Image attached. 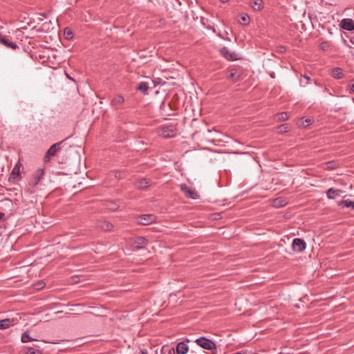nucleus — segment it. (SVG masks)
Segmentation results:
<instances>
[{"instance_id":"7c9ffc66","label":"nucleus","mask_w":354,"mask_h":354,"mask_svg":"<svg viewBox=\"0 0 354 354\" xmlns=\"http://www.w3.org/2000/svg\"><path fill=\"white\" fill-rule=\"evenodd\" d=\"M301 76H302L304 79H306V83H304V84H303L302 80H300V85H301V86H305L306 84H308L310 82L311 79H310V77L309 76H308L307 75H302Z\"/></svg>"},{"instance_id":"1a4fd4ad","label":"nucleus","mask_w":354,"mask_h":354,"mask_svg":"<svg viewBox=\"0 0 354 354\" xmlns=\"http://www.w3.org/2000/svg\"><path fill=\"white\" fill-rule=\"evenodd\" d=\"M221 55L229 61H235L239 59L238 54L231 52L227 47H223L220 49Z\"/></svg>"},{"instance_id":"39448f33","label":"nucleus","mask_w":354,"mask_h":354,"mask_svg":"<svg viewBox=\"0 0 354 354\" xmlns=\"http://www.w3.org/2000/svg\"><path fill=\"white\" fill-rule=\"evenodd\" d=\"M124 102V97L120 94H117L112 97L110 104L113 109L117 110L122 109Z\"/></svg>"},{"instance_id":"dca6fc26","label":"nucleus","mask_w":354,"mask_h":354,"mask_svg":"<svg viewBox=\"0 0 354 354\" xmlns=\"http://www.w3.org/2000/svg\"><path fill=\"white\" fill-rule=\"evenodd\" d=\"M330 75L333 78L337 80L343 79L345 76L343 69L339 67L333 68Z\"/></svg>"},{"instance_id":"7ed1b4c3","label":"nucleus","mask_w":354,"mask_h":354,"mask_svg":"<svg viewBox=\"0 0 354 354\" xmlns=\"http://www.w3.org/2000/svg\"><path fill=\"white\" fill-rule=\"evenodd\" d=\"M177 129L174 124L162 125L160 127V135L164 138H172L176 134Z\"/></svg>"},{"instance_id":"bb28decb","label":"nucleus","mask_w":354,"mask_h":354,"mask_svg":"<svg viewBox=\"0 0 354 354\" xmlns=\"http://www.w3.org/2000/svg\"><path fill=\"white\" fill-rule=\"evenodd\" d=\"M289 118L288 112H281L277 114V120L279 121H285Z\"/></svg>"},{"instance_id":"9b49d317","label":"nucleus","mask_w":354,"mask_h":354,"mask_svg":"<svg viewBox=\"0 0 354 354\" xmlns=\"http://www.w3.org/2000/svg\"><path fill=\"white\" fill-rule=\"evenodd\" d=\"M180 189L185 193V196L187 198L192 199H197L199 198L198 194L194 190H192V189L189 188L186 184H182L180 185Z\"/></svg>"},{"instance_id":"6e6552de","label":"nucleus","mask_w":354,"mask_h":354,"mask_svg":"<svg viewBox=\"0 0 354 354\" xmlns=\"http://www.w3.org/2000/svg\"><path fill=\"white\" fill-rule=\"evenodd\" d=\"M21 166V164L20 161L19 160L16 165H15L14 168L12 169L10 176L8 178V180L10 182H15L21 178L20 176V167Z\"/></svg>"},{"instance_id":"5701e85b","label":"nucleus","mask_w":354,"mask_h":354,"mask_svg":"<svg viewBox=\"0 0 354 354\" xmlns=\"http://www.w3.org/2000/svg\"><path fill=\"white\" fill-rule=\"evenodd\" d=\"M11 325V320L10 319H5L0 320V330H4L10 327Z\"/></svg>"},{"instance_id":"412c9836","label":"nucleus","mask_w":354,"mask_h":354,"mask_svg":"<svg viewBox=\"0 0 354 354\" xmlns=\"http://www.w3.org/2000/svg\"><path fill=\"white\" fill-rule=\"evenodd\" d=\"M137 90L143 93L144 94H147L149 90L148 83L145 82H140L137 86Z\"/></svg>"},{"instance_id":"c9c22d12","label":"nucleus","mask_w":354,"mask_h":354,"mask_svg":"<svg viewBox=\"0 0 354 354\" xmlns=\"http://www.w3.org/2000/svg\"><path fill=\"white\" fill-rule=\"evenodd\" d=\"M324 92H326V93H328L330 95H332V96H337V95H336V94H334V93H331V92L330 91V90H329L327 87H325V88H324Z\"/></svg>"},{"instance_id":"c85d7f7f","label":"nucleus","mask_w":354,"mask_h":354,"mask_svg":"<svg viewBox=\"0 0 354 354\" xmlns=\"http://www.w3.org/2000/svg\"><path fill=\"white\" fill-rule=\"evenodd\" d=\"M250 21V17L248 15H244L241 17V20L239 21V23L243 25L248 24Z\"/></svg>"},{"instance_id":"a878e982","label":"nucleus","mask_w":354,"mask_h":354,"mask_svg":"<svg viewBox=\"0 0 354 354\" xmlns=\"http://www.w3.org/2000/svg\"><path fill=\"white\" fill-rule=\"evenodd\" d=\"M64 35L65 38L68 40L71 39L73 37V33L72 30L68 28H66L64 29Z\"/></svg>"},{"instance_id":"20e7f679","label":"nucleus","mask_w":354,"mask_h":354,"mask_svg":"<svg viewBox=\"0 0 354 354\" xmlns=\"http://www.w3.org/2000/svg\"><path fill=\"white\" fill-rule=\"evenodd\" d=\"M156 216L154 214H141L138 216L137 223L140 225H147L156 222Z\"/></svg>"},{"instance_id":"473e14b6","label":"nucleus","mask_w":354,"mask_h":354,"mask_svg":"<svg viewBox=\"0 0 354 354\" xmlns=\"http://www.w3.org/2000/svg\"><path fill=\"white\" fill-rule=\"evenodd\" d=\"M108 207L110 209H111L113 211H115L119 208V205H118L117 204H115L114 203H110V204L109 205Z\"/></svg>"},{"instance_id":"4be33fe9","label":"nucleus","mask_w":354,"mask_h":354,"mask_svg":"<svg viewBox=\"0 0 354 354\" xmlns=\"http://www.w3.org/2000/svg\"><path fill=\"white\" fill-rule=\"evenodd\" d=\"M339 205L342 206L344 207H351L354 209V201H348V200H342L339 203Z\"/></svg>"},{"instance_id":"0eeeda50","label":"nucleus","mask_w":354,"mask_h":354,"mask_svg":"<svg viewBox=\"0 0 354 354\" xmlns=\"http://www.w3.org/2000/svg\"><path fill=\"white\" fill-rule=\"evenodd\" d=\"M306 244L304 240L299 238L293 239L292 243V248L293 251L296 252H301L306 249Z\"/></svg>"},{"instance_id":"ddd939ff","label":"nucleus","mask_w":354,"mask_h":354,"mask_svg":"<svg viewBox=\"0 0 354 354\" xmlns=\"http://www.w3.org/2000/svg\"><path fill=\"white\" fill-rule=\"evenodd\" d=\"M148 241L143 236H138L135 238L133 245L136 250L142 249L147 244Z\"/></svg>"},{"instance_id":"cd10ccee","label":"nucleus","mask_w":354,"mask_h":354,"mask_svg":"<svg viewBox=\"0 0 354 354\" xmlns=\"http://www.w3.org/2000/svg\"><path fill=\"white\" fill-rule=\"evenodd\" d=\"M26 354H41V352L38 348L28 347L26 351Z\"/></svg>"},{"instance_id":"9d476101","label":"nucleus","mask_w":354,"mask_h":354,"mask_svg":"<svg viewBox=\"0 0 354 354\" xmlns=\"http://www.w3.org/2000/svg\"><path fill=\"white\" fill-rule=\"evenodd\" d=\"M242 71L240 68H233L230 70V74L227 76V80H232L233 82H236L241 80Z\"/></svg>"},{"instance_id":"f704fd0d","label":"nucleus","mask_w":354,"mask_h":354,"mask_svg":"<svg viewBox=\"0 0 354 354\" xmlns=\"http://www.w3.org/2000/svg\"><path fill=\"white\" fill-rule=\"evenodd\" d=\"M115 177L117 178L121 179L123 178V173L122 171H117L115 173Z\"/></svg>"},{"instance_id":"b1692460","label":"nucleus","mask_w":354,"mask_h":354,"mask_svg":"<svg viewBox=\"0 0 354 354\" xmlns=\"http://www.w3.org/2000/svg\"><path fill=\"white\" fill-rule=\"evenodd\" d=\"M174 348H171L167 346H164L161 349V354H176Z\"/></svg>"},{"instance_id":"4c0bfd02","label":"nucleus","mask_w":354,"mask_h":354,"mask_svg":"<svg viewBox=\"0 0 354 354\" xmlns=\"http://www.w3.org/2000/svg\"><path fill=\"white\" fill-rule=\"evenodd\" d=\"M331 164H332V162H328V167H329V168H333V167H332V165H331Z\"/></svg>"},{"instance_id":"2eb2a0df","label":"nucleus","mask_w":354,"mask_h":354,"mask_svg":"<svg viewBox=\"0 0 354 354\" xmlns=\"http://www.w3.org/2000/svg\"><path fill=\"white\" fill-rule=\"evenodd\" d=\"M341 27L348 31L353 30L354 22L351 19H344L341 21Z\"/></svg>"},{"instance_id":"72a5a7b5","label":"nucleus","mask_w":354,"mask_h":354,"mask_svg":"<svg viewBox=\"0 0 354 354\" xmlns=\"http://www.w3.org/2000/svg\"><path fill=\"white\" fill-rule=\"evenodd\" d=\"M45 283L44 281H39L37 284L35 285V288L37 290H40L44 287Z\"/></svg>"},{"instance_id":"6ab92c4d","label":"nucleus","mask_w":354,"mask_h":354,"mask_svg":"<svg viewBox=\"0 0 354 354\" xmlns=\"http://www.w3.org/2000/svg\"><path fill=\"white\" fill-rule=\"evenodd\" d=\"M343 192L340 189H335L334 188H330L327 192H326V195H327V197L329 198V199H333L335 198L336 196H340V194L342 193Z\"/></svg>"},{"instance_id":"c756f323","label":"nucleus","mask_w":354,"mask_h":354,"mask_svg":"<svg viewBox=\"0 0 354 354\" xmlns=\"http://www.w3.org/2000/svg\"><path fill=\"white\" fill-rule=\"evenodd\" d=\"M189 354H207L205 351L201 348H196V350H192Z\"/></svg>"},{"instance_id":"f257e3e1","label":"nucleus","mask_w":354,"mask_h":354,"mask_svg":"<svg viewBox=\"0 0 354 354\" xmlns=\"http://www.w3.org/2000/svg\"><path fill=\"white\" fill-rule=\"evenodd\" d=\"M195 342L202 348L214 352L213 354L216 353V345L209 339L205 337H201L196 339Z\"/></svg>"},{"instance_id":"393cba45","label":"nucleus","mask_w":354,"mask_h":354,"mask_svg":"<svg viewBox=\"0 0 354 354\" xmlns=\"http://www.w3.org/2000/svg\"><path fill=\"white\" fill-rule=\"evenodd\" d=\"M21 340L22 342L24 343H26V342H31V341H34L35 340V339L32 338L29 334L28 333V332H25L22 335H21Z\"/></svg>"},{"instance_id":"ea45409f","label":"nucleus","mask_w":354,"mask_h":354,"mask_svg":"<svg viewBox=\"0 0 354 354\" xmlns=\"http://www.w3.org/2000/svg\"><path fill=\"white\" fill-rule=\"evenodd\" d=\"M142 354H147V352L142 351Z\"/></svg>"},{"instance_id":"2f4dec72","label":"nucleus","mask_w":354,"mask_h":354,"mask_svg":"<svg viewBox=\"0 0 354 354\" xmlns=\"http://www.w3.org/2000/svg\"><path fill=\"white\" fill-rule=\"evenodd\" d=\"M348 86L350 89V93H354V78L349 82Z\"/></svg>"},{"instance_id":"f8f14e48","label":"nucleus","mask_w":354,"mask_h":354,"mask_svg":"<svg viewBox=\"0 0 354 354\" xmlns=\"http://www.w3.org/2000/svg\"><path fill=\"white\" fill-rule=\"evenodd\" d=\"M0 43L7 48L15 50L18 48V46L16 43L12 42L10 40L9 37L0 33Z\"/></svg>"},{"instance_id":"aec40b11","label":"nucleus","mask_w":354,"mask_h":354,"mask_svg":"<svg viewBox=\"0 0 354 354\" xmlns=\"http://www.w3.org/2000/svg\"><path fill=\"white\" fill-rule=\"evenodd\" d=\"M250 6L254 10H261L263 8V0H251Z\"/></svg>"},{"instance_id":"423d86ee","label":"nucleus","mask_w":354,"mask_h":354,"mask_svg":"<svg viewBox=\"0 0 354 354\" xmlns=\"http://www.w3.org/2000/svg\"><path fill=\"white\" fill-rule=\"evenodd\" d=\"M44 176V169L42 168H39L35 171L32 174V179L29 182V185L35 187L37 186L41 180L43 178Z\"/></svg>"},{"instance_id":"e433bc0d","label":"nucleus","mask_w":354,"mask_h":354,"mask_svg":"<svg viewBox=\"0 0 354 354\" xmlns=\"http://www.w3.org/2000/svg\"><path fill=\"white\" fill-rule=\"evenodd\" d=\"M5 216V214L3 212H0V221L2 220Z\"/></svg>"},{"instance_id":"f03ea898","label":"nucleus","mask_w":354,"mask_h":354,"mask_svg":"<svg viewBox=\"0 0 354 354\" xmlns=\"http://www.w3.org/2000/svg\"><path fill=\"white\" fill-rule=\"evenodd\" d=\"M65 140H63L60 142H56L53 144L46 151L44 157V161L45 162H48L50 160L52 157H54L59 151H60L62 149V145L64 143Z\"/></svg>"},{"instance_id":"f3484780","label":"nucleus","mask_w":354,"mask_h":354,"mask_svg":"<svg viewBox=\"0 0 354 354\" xmlns=\"http://www.w3.org/2000/svg\"><path fill=\"white\" fill-rule=\"evenodd\" d=\"M97 227L104 231H110L113 228V225L108 221L101 220L97 222Z\"/></svg>"},{"instance_id":"4468645a","label":"nucleus","mask_w":354,"mask_h":354,"mask_svg":"<svg viewBox=\"0 0 354 354\" xmlns=\"http://www.w3.org/2000/svg\"><path fill=\"white\" fill-rule=\"evenodd\" d=\"M175 351L177 354H187L189 352V346L185 342H180L177 344Z\"/></svg>"},{"instance_id":"58836bf2","label":"nucleus","mask_w":354,"mask_h":354,"mask_svg":"<svg viewBox=\"0 0 354 354\" xmlns=\"http://www.w3.org/2000/svg\"><path fill=\"white\" fill-rule=\"evenodd\" d=\"M221 2L225 3L227 2L229 0H219Z\"/></svg>"},{"instance_id":"a211bd4d","label":"nucleus","mask_w":354,"mask_h":354,"mask_svg":"<svg viewBox=\"0 0 354 354\" xmlns=\"http://www.w3.org/2000/svg\"><path fill=\"white\" fill-rule=\"evenodd\" d=\"M151 185V180L147 178H140L137 180L136 186L140 189H145Z\"/></svg>"}]
</instances>
